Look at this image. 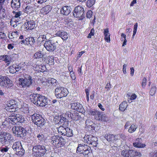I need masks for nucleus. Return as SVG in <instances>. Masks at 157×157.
Instances as JSON below:
<instances>
[{"label": "nucleus", "instance_id": "obj_1", "mask_svg": "<svg viewBox=\"0 0 157 157\" xmlns=\"http://www.w3.org/2000/svg\"><path fill=\"white\" fill-rule=\"evenodd\" d=\"M32 150L33 154L35 157H43L47 151L46 146L42 145H36L34 146Z\"/></svg>", "mask_w": 157, "mask_h": 157}, {"label": "nucleus", "instance_id": "obj_2", "mask_svg": "<svg viewBox=\"0 0 157 157\" xmlns=\"http://www.w3.org/2000/svg\"><path fill=\"white\" fill-rule=\"evenodd\" d=\"M91 151V148L90 147L85 144H78L76 153L80 156L83 155L85 156H87Z\"/></svg>", "mask_w": 157, "mask_h": 157}, {"label": "nucleus", "instance_id": "obj_3", "mask_svg": "<svg viewBox=\"0 0 157 157\" xmlns=\"http://www.w3.org/2000/svg\"><path fill=\"white\" fill-rule=\"evenodd\" d=\"M13 140L12 135L7 132L2 131L0 132V143L6 145L10 144Z\"/></svg>", "mask_w": 157, "mask_h": 157}, {"label": "nucleus", "instance_id": "obj_4", "mask_svg": "<svg viewBox=\"0 0 157 157\" xmlns=\"http://www.w3.org/2000/svg\"><path fill=\"white\" fill-rule=\"evenodd\" d=\"M31 118L33 122L35 124L41 128L43 127L46 123L45 119L39 114H33L31 116Z\"/></svg>", "mask_w": 157, "mask_h": 157}, {"label": "nucleus", "instance_id": "obj_5", "mask_svg": "<svg viewBox=\"0 0 157 157\" xmlns=\"http://www.w3.org/2000/svg\"><path fill=\"white\" fill-rule=\"evenodd\" d=\"M33 83L32 77L28 75L26 77L20 78L17 83V85L21 88H25L29 86Z\"/></svg>", "mask_w": 157, "mask_h": 157}, {"label": "nucleus", "instance_id": "obj_6", "mask_svg": "<svg viewBox=\"0 0 157 157\" xmlns=\"http://www.w3.org/2000/svg\"><path fill=\"white\" fill-rule=\"evenodd\" d=\"M51 143L56 147H62L66 143L65 140L62 136L58 135H54L51 139Z\"/></svg>", "mask_w": 157, "mask_h": 157}, {"label": "nucleus", "instance_id": "obj_7", "mask_svg": "<svg viewBox=\"0 0 157 157\" xmlns=\"http://www.w3.org/2000/svg\"><path fill=\"white\" fill-rule=\"evenodd\" d=\"M12 132L15 136L20 137H25L27 135L26 131L21 126H15L12 129Z\"/></svg>", "mask_w": 157, "mask_h": 157}, {"label": "nucleus", "instance_id": "obj_8", "mask_svg": "<svg viewBox=\"0 0 157 157\" xmlns=\"http://www.w3.org/2000/svg\"><path fill=\"white\" fill-rule=\"evenodd\" d=\"M69 93L67 89L61 86H57L55 90V94L57 98L66 97Z\"/></svg>", "mask_w": 157, "mask_h": 157}, {"label": "nucleus", "instance_id": "obj_9", "mask_svg": "<svg viewBox=\"0 0 157 157\" xmlns=\"http://www.w3.org/2000/svg\"><path fill=\"white\" fill-rule=\"evenodd\" d=\"M57 129L58 133L62 135L70 137L73 136V135L72 130L69 128L60 126Z\"/></svg>", "mask_w": 157, "mask_h": 157}, {"label": "nucleus", "instance_id": "obj_10", "mask_svg": "<svg viewBox=\"0 0 157 157\" xmlns=\"http://www.w3.org/2000/svg\"><path fill=\"white\" fill-rule=\"evenodd\" d=\"M85 142L88 144L91 145L94 147H97L98 144V138L95 136L90 135L85 136L84 138Z\"/></svg>", "mask_w": 157, "mask_h": 157}, {"label": "nucleus", "instance_id": "obj_11", "mask_svg": "<svg viewBox=\"0 0 157 157\" xmlns=\"http://www.w3.org/2000/svg\"><path fill=\"white\" fill-rule=\"evenodd\" d=\"M13 86L12 82L7 77L0 76V86L9 88Z\"/></svg>", "mask_w": 157, "mask_h": 157}, {"label": "nucleus", "instance_id": "obj_12", "mask_svg": "<svg viewBox=\"0 0 157 157\" xmlns=\"http://www.w3.org/2000/svg\"><path fill=\"white\" fill-rule=\"evenodd\" d=\"M84 8L82 6H78L75 7L73 12V15L74 17L79 18L84 16Z\"/></svg>", "mask_w": 157, "mask_h": 157}, {"label": "nucleus", "instance_id": "obj_13", "mask_svg": "<svg viewBox=\"0 0 157 157\" xmlns=\"http://www.w3.org/2000/svg\"><path fill=\"white\" fill-rule=\"evenodd\" d=\"M44 46L46 49L49 52H53L56 48V44L50 40H47L44 44Z\"/></svg>", "mask_w": 157, "mask_h": 157}, {"label": "nucleus", "instance_id": "obj_14", "mask_svg": "<svg viewBox=\"0 0 157 157\" xmlns=\"http://www.w3.org/2000/svg\"><path fill=\"white\" fill-rule=\"evenodd\" d=\"M48 99L46 97L40 95L36 105L38 106H44L48 104Z\"/></svg>", "mask_w": 157, "mask_h": 157}, {"label": "nucleus", "instance_id": "obj_15", "mask_svg": "<svg viewBox=\"0 0 157 157\" xmlns=\"http://www.w3.org/2000/svg\"><path fill=\"white\" fill-rule=\"evenodd\" d=\"M68 117L71 118L74 120L77 121L80 118L78 113L74 111H67L65 113Z\"/></svg>", "mask_w": 157, "mask_h": 157}, {"label": "nucleus", "instance_id": "obj_16", "mask_svg": "<svg viewBox=\"0 0 157 157\" xmlns=\"http://www.w3.org/2000/svg\"><path fill=\"white\" fill-rule=\"evenodd\" d=\"M71 108L72 109L82 113L85 112L82 105L79 103L78 102L73 103H71Z\"/></svg>", "mask_w": 157, "mask_h": 157}, {"label": "nucleus", "instance_id": "obj_17", "mask_svg": "<svg viewBox=\"0 0 157 157\" xmlns=\"http://www.w3.org/2000/svg\"><path fill=\"white\" fill-rule=\"evenodd\" d=\"M12 13L14 14V15L12 19L11 20H13L14 22L16 23L18 22L21 19L20 16L22 15V12L19 11L17 12L13 11Z\"/></svg>", "mask_w": 157, "mask_h": 157}, {"label": "nucleus", "instance_id": "obj_18", "mask_svg": "<svg viewBox=\"0 0 157 157\" xmlns=\"http://www.w3.org/2000/svg\"><path fill=\"white\" fill-rule=\"evenodd\" d=\"M56 35V36L60 37L63 40H66L68 37L67 33L63 30L58 31Z\"/></svg>", "mask_w": 157, "mask_h": 157}, {"label": "nucleus", "instance_id": "obj_19", "mask_svg": "<svg viewBox=\"0 0 157 157\" xmlns=\"http://www.w3.org/2000/svg\"><path fill=\"white\" fill-rule=\"evenodd\" d=\"M10 5L13 9L18 10L21 7L20 0H12Z\"/></svg>", "mask_w": 157, "mask_h": 157}, {"label": "nucleus", "instance_id": "obj_20", "mask_svg": "<svg viewBox=\"0 0 157 157\" xmlns=\"http://www.w3.org/2000/svg\"><path fill=\"white\" fill-rule=\"evenodd\" d=\"M105 138L109 142H114L118 140V137L116 135L109 134H106L104 136Z\"/></svg>", "mask_w": 157, "mask_h": 157}, {"label": "nucleus", "instance_id": "obj_21", "mask_svg": "<svg viewBox=\"0 0 157 157\" xmlns=\"http://www.w3.org/2000/svg\"><path fill=\"white\" fill-rule=\"evenodd\" d=\"M71 8L70 6H65L63 7L60 10L61 13L67 16L71 12Z\"/></svg>", "mask_w": 157, "mask_h": 157}, {"label": "nucleus", "instance_id": "obj_22", "mask_svg": "<svg viewBox=\"0 0 157 157\" xmlns=\"http://www.w3.org/2000/svg\"><path fill=\"white\" fill-rule=\"evenodd\" d=\"M17 102L14 100H10L7 104V106L6 107V110L9 109H13L16 108Z\"/></svg>", "mask_w": 157, "mask_h": 157}, {"label": "nucleus", "instance_id": "obj_23", "mask_svg": "<svg viewBox=\"0 0 157 157\" xmlns=\"http://www.w3.org/2000/svg\"><path fill=\"white\" fill-rule=\"evenodd\" d=\"M40 95V94H31L29 96L30 99L31 101L36 105Z\"/></svg>", "mask_w": 157, "mask_h": 157}, {"label": "nucleus", "instance_id": "obj_24", "mask_svg": "<svg viewBox=\"0 0 157 157\" xmlns=\"http://www.w3.org/2000/svg\"><path fill=\"white\" fill-rule=\"evenodd\" d=\"M26 28L28 29H33L36 26L35 22L33 20H30L26 23L24 25Z\"/></svg>", "mask_w": 157, "mask_h": 157}, {"label": "nucleus", "instance_id": "obj_25", "mask_svg": "<svg viewBox=\"0 0 157 157\" xmlns=\"http://www.w3.org/2000/svg\"><path fill=\"white\" fill-rule=\"evenodd\" d=\"M24 121L25 118L22 115L17 114L14 122H13L14 123L13 125L19 124V123H22Z\"/></svg>", "mask_w": 157, "mask_h": 157}, {"label": "nucleus", "instance_id": "obj_26", "mask_svg": "<svg viewBox=\"0 0 157 157\" xmlns=\"http://www.w3.org/2000/svg\"><path fill=\"white\" fill-rule=\"evenodd\" d=\"M142 140L141 138H138L136 139V142L133 143L134 147L138 148L144 147L146 145L145 144H142Z\"/></svg>", "mask_w": 157, "mask_h": 157}, {"label": "nucleus", "instance_id": "obj_27", "mask_svg": "<svg viewBox=\"0 0 157 157\" xmlns=\"http://www.w3.org/2000/svg\"><path fill=\"white\" fill-rule=\"evenodd\" d=\"M133 150H124L121 152L122 155L124 157H133Z\"/></svg>", "mask_w": 157, "mask_h": 157}, {"label": "nucleus", "instance_id": "obj_28", "mask_svg": "<svg viewBox=\"0 0 157 157\" xmlns=\"http://www.w3.org/2000/svg\"><path fill=\"white\" fill-rule=\"evenodd\" d=\"M52 10L51 7L49 5L46 6L42 8L40 10L41 13L46 14L49 13Z\"/></svg>", "mask_w": 157, "mask_h": 157}, {"label": "nucleus", "instance_id": "obj_29", "mask_svg": "<svg viewBox=\"0 0 157 157\" xmlns=\"http://www.w3.org/2000/svg\"><path fill=\"white\" fill-rule=\"evenodd\" d=\"M22 145L20 142L17 141L13 143V144L12 146V148L13 150L16 151L18 150L20 147H22Z\"/></svg>", "mask_w": 157, "mask_h": 157}, {"label": "nucleus", "instance_id": "obj_30", "mask_svg": "<svg viewBox=\"0 0 157 157\" xmlns=\"http://www.w3.org/2000/svg\"><path fill=\"white\" fill-rule=\"evenodd\" d=\"M104 35H105V39L107 42L110 41V34L109 33V30L108 29H104Z\"/></svg>", "mask_w": 157, "mask_h": 157}, {"label": "nucleus", "instance_id": "obj_31", "mask_svg": "<svg viewBox=\"0 0 157 157\" xmlns=\"http://www.w3.org/2000/svg\"><path fill=\"white\" fill-rule=\"evenodd\" d=\"M16 115L17 114L14 113H10L8 116L9 122L13 125L14 123L13 122H14Z\"/></svg>", "mask_w": 157, "mask_h": 157}, {"label": "nucleus", "instance_id": "obj_32", "mask_svg": "<svg viewBox=\"0 0 157 157\" xmlns=\"http://www.w3.org/2000/svg\"><path fill=\"white\" fill-rule=\"evenodd\" d=\"M101 112L95 109L90 110L89 111V113L90 115L94 116L95 119L97 117L98 115H100Z\"/></svg>", "mask_w": 157, "mask_h": 157}, {"label": "nucleus", "instance_id": "obj_33", "mask_svg": "<svg viewBox=\"0 0 157 157\" xmlns=\"http://www.w3.org/2000/svg\"><path fill=\"white\" fill-rule=\"evenodd\" d=\"M44 54L43 52L40 51L36 52L34 55L33 57L35 59L42 58L44 56Z\"/></svg>", "mask_w": 157, "mask_h": 157}, {"label": "nucleus", "instance_id": "obj_34", "mask_svg": "<svg viewBox=\"0 0 157 157\" xmlns=\"http://www.w3.org/2000/svg\"><path fill=\"white\" fill-rule=\"evenodd\" d=\"M127 102L126 101H124L121 103L119 105V110L121 111H124L125 110L127 106Z\"/></svg>", "mask_w": 157, "mask_h": 157}, {"label": "nucleus", "instance_id": "obj_35", "mask_svg": "<svg viewBox=\"0 0 157 157\" xmlns=\"http://www.w3.org/2000/svg\"><path fill=\"white\" fill-rule=\"evenodd\" d=\"M25 12L27 14H30L34 11L33 7L30 6H27L25 9Z\"/></svg>", "mask_w": 157, "mask_h": 157}, {"label": "nucleus", "instance_id": "obj_36", "mask_svg": "<svg viewBox=\"0 0 157 157\" xmlns=\"http://www.w3.org/2000/svg\"><path fill=\"white\" fill-rule=\"evenodd\" d=\"M26 41H27V45L30 44L31 46L33 45L35 42V39L33 37L26 38Z\"/></svg>", "mask_w": 157, "mask_h": 157}, {"label": "nucleus", "instance_id": "obj_37", "mask_svg": "<svg viewBox=\"0 0 157 157\" xmlns=\"http://www.w3.org/2000/svg\"><path fill=\"white\" fill-rule=\"evenodd\" d=\"M25 152V150L22 147H20V148H19L18 150L15 151V154L17 155L21 156L24 154Z\"/></svg>", "mask_w": 157, "mask_h": 157}, {"label": "nucleus", "instance_id": "obj_38", "mask_svg": "<svg viewBox=\"0 0 157 157\" xmlns=\"http://www.w3.org/2000/svg\"><path fill=\"white\" fill-rule=\"evenodd\" d=\"M55 119L56 120L57 119L58 121L57 122L59 123L58 121H59V122H60L61 123H62L64 121H65L66 120V118L63 117L62 116H60L59 117L58 116H56Z\"/></svg>", "mask_w": 157, "mask_h": 157}, {"label": "nucleus", "instance_id": "obj_39", "mask_svg": "<svg viewBox=\"0 0 157 157\" xmlns=\"http://www.w3.org/2000/svg\"><path fill=\"white\" fill-rule=\"evenodd\" d=\"M156 90V86H152L149 92L150 95L152 96H154L155 95Z\"/></svg>", "mask_w": 157, "mask_h": 157}, {"label": "nucleus", "instance_id": "obj_40", "mask_svg": "<svg viewBox=\"0 0 157 157\" xmlns=\"http://www.w3.org/2000/svg\"><path fill=\"white\" fill-rule=\"evenodd\" d=\"M95 0H88L86 2V6L87 7H90L95 3Z\"/></svg>", "mask_w": 157, "mask_h": 157}, {"label": "nucleus", "instance_id": "obj_41", "mask_svg": "<svg viewBox=\"0 0 157 157\" xmlns=\"http://www.w3.org/2000/svg\"><path fill=\"white\" fill-rule=\"evenodd\" d=\"M137 128L135 125L132 124L128 129V132L130 133H132L136 131Z\"/></svg>", "mask_w": 157, "mask_h": 157}, {"label": "nucleus", "instance_id": "obj_42", "mask_svg": "<svg viewBox=\"0 0 157 157\" xmlns=\"http://www.w3.org/2000/svg\"><path fill=\"white\" fill-rule=\"evenodd\" d=\"M40 38H41L42 39V40L41 41L42 42H43L44 41H46V40H47L46 39V35L44 34L40 35L37 38V41H40Z\"/></svg>", "mask_w": 157, "mask_h": 157}, {"label": "nucleus", "instance_id": "obj_43", "mask_svg": "<svg viewBox=\"0 0 157 157\" xmlns=\"http://www.w3.org/2000/svg\"><path fill=\"white\" fill-rule=\"evenodd\" d=\"M57 80L53 78H50L48 80L49 83H51L52 85H55L56 83Z\"/></svg>", "mask_w": 157, "mask_h": 157}, {"label": "nucleus", "instance_id": "obj_44", "mask_svg": "<svg viewBox=\"0 0 157 157\" xmlns=\"http://www.w3.org/2000/svg\"><path fill=\"white\" fill-rule=\"evenodd\" d=\"M93 122L90 119H88L86 120V127H88V128H90V126L93 124Z\"/></svg>", "mask_w": 157, "mask_h": 157}, {"label": "nucleus", "instance_id": "obj_45", "mask_svg": "<svg viewBox=\"0 0 157 157\" xmlns=\"http://www.w3.org/2000/svg\"><path fill=\"white\" fill-rule=\"evenodd\" d=\"M36 137L38 140L40 141H43L44 140V136L41 133H39L37 134Z\"/></svg>", "mask_w": 157, "mask_h": 157}, {"label": "nucleus", "instance_id": "obj_46", "mask_svg": "<svg viewBox=\"0 0 157 157\" xmlns=\"http://www.w3.org/2000/svg\"><path fill=\"white\" fill-rule=\"evenodd\" d=\"M9 149V148L6 146L5 147H1L0 148V151L3 153L7 152Z\"/></svg>", "mask_w": 157, "mask_h": 157}, {"label": "nucleus", "instance_id": "obj_47", "mask_svg": "<svg viewBox=\"0 0 157 157\" xmlns=\"http://www.w3.org/2000/svg\"><path fill=\"white\" fill-rule=\"evenodd\" d=\"M10 72L12 74H14L16 72L14 65L10 66L9 67Z\"/></svg>", "mask_w": 157, "mask_h": 157}, {"label": "nucleus", "instance_id": "obj_48", "mask_svg": "<svg viewBox=\"0 0 157 157\" xmlns=\"http://www.w3.org/2000/svg\"><path fill=\"white\" fill-rule=\"evenodd\" d=\"M133 152L134 153L133 157H141V154L140 152L133 150Z\"/></svg>", "mask_w": 157, "mask_h": 157}, {"label": "nucleus", "instance_id": "obj_49", "mask_svg": "<svg viewBox=\"0 0 157 157\" xmlns=\"http://www.w3.org/2000/svg\"><path fill=\"white\" fill-rule=\"evenodd\" d=\"M118 137V140L121 139L123 140L125 139L126 136L125 135L123 134H119L116 135Z\"/></svg>", "mask_w": 157, "mask_h": 157}, {"label": "nucleus", "instance_id": "obj_50", "mask_svg": "<svg viewBox=\"0 0 157 157\" xmlns=\"http://www.w3.org/2000/svg\"><path fill=\"white\" fill-rule=\"evenodd\" d=\"M93 12L91 10L88 11L86 13V17L87 18H90L92 16Z\"/></svg>", "mask_w": 157, "mask_h": 157}, {"label": "nucleus", "instance_id": "obj_51", "mask_svg": "<svg viewBox=\"0 0 157 157\" xmlns=\"http://www.w3.org/2000/svg\"><path fill=\"white\" fill-rule=\"evenodd\" d=\"M94 29H92L90 31V33L88 34L87 37L88 38H91L92 36H93L94 34Z\"/></svg>", "mask_w": 157, "mask_h": 157}, {"label": "nucleus", "instance_id": "obj_52", "mask_svg": "<svg viewBox=\"0 0 157 157\" xmlns=\"http://www.w3.org/2000/svg\"><path fill=\"white\" fill-rule=\"evenodd\" d=\"M106 117L105 114H102V116H101V117L99 118V121H105L106 120Z\"/></svg>", "mask_w": 157, "mask_h": 157}, {"label": "nucleus", "instance_id": "obj_53", "mask_svg": "<svg viewBox=\"0 0 157 157\" xmlns=\"http://www.w3.org/2000/svg\"><path fill=\"white\" fill-rule=\"evenodd\" d=\"M147 82V79L145 78H144L143 79V81L142 82V86L143 88L145 87L146 85V83Z\"/></svg>", "mask_w": 157, "mask_h": 157}, {"label": "nucleus", "instance_id": "obj_54", "mask_svg": "<svg viewBox=\"0 0 157 157\" xmlns=\"http://www.w3.org/2000/svg\"><path fill=\"white\" fill-rule=\"evenodd\" d=\"M5 10L4 9L1 8L0 10V15L2 17H5Z\"/></svg>", "mask_w": 157, "mask_h": 157}, {"label": "nucleus", "instance_id": "obj_55", "mask_svg": "<svg viewBox=\"0 0 157 157\" xmlns=\"http://www.w3.org/2000/svg\"><path fill=\"white\" fill-rule=\"evenodd\" d=\"M10 61V56L5 55L4 61L7 62H9Z\"/></svg>", "mask_w": 157, "mask_h": 157}, {"label": "nucleus", "instance_id": "obj_56", "mask_svg": "<svg viewBox=\"0 0 157 157\" xmlns=\"http://www.w3.org/2000/svg\"><path fill=\"white\" fill-rule=\"evenodd\" d=\"M70 75L71 78L73 80H74L75 78V77L74 75V73L73 71H70Z\"/></svg>", "mask_w": 157, "mask_h": 157}, {"label": "nucleus", "instance_id": "obj_57", "mask_svg": "<svg viewBox=\"0 0 157 157\" xmlns=\"http://www.w3.org/2000/svg\"><path fill=\"white\" fill-rule=\"evenodd\" d=\"M14 66L16 72L19 71L21 69V67L19 65H14Z\"/></svg>", "mask_w": 157, "mask_h": 157}, {"label": "nucleus", "instance_id": "obj_58", "mask_svg": "<svg viewBox=\"0 0 157 157\" xmlns=\"http://www.w3.org/2000/svg\"><path fill=\"white\" fill-rule=\"evenodd\" d=\"M13 44H8L7 46V48L9 50H11L13 48L14 46Z\"/></svg>", "mask_w": 157, "mask_h": 157}, {"label": "nucleus", "instance_id": "obj_59", "mask_svg": "<svg viewBox=\"0 0 157 157\" xmlns=\"http://www.w3.org/2000/svg\"><path fill=\"white\" fill-rule=\"evenodd\" d=\"M137 97L136 95L135 94H133L130 97L131 100H133L135 99Z\"/></svg>", "mask_w": 157, "mask_h": 157}, {"label": "nucleus", "instance_id": "obj_60", "mask_svg": "<svg viewBox=\"0 0 157 157\" xmlns=\"http://www.w3.org/2000/svg\"><path fill=\"white\" fill-rule=\"evenodd\" d=\"M6 34L5 33L2 32H0V38L3 39L5 38Z\"/></svg>", "mask_w": 157, "mask_h": 157}, {"label": "nucleus", "instance_id": "obj_61", "mask_svg": "<svg viewBox=\"0 0 157 157\" xmlns=\"http://www.w3.org/2000/svg\"><path fill=\"white\" fill-rule=\"evenodd\" d=\"M95 125H96V124H94V123H93L92 124H91L90 126V128H90V127L91 128V129H90L91 130H94V129H95Z\"/></svg>", "mask_w": 157, "mask_h": 157}, {"label": "nucleus", "instance_id": "obj_62", "mask_svg": "<svg viewBox=\"0 0 157 157\" xmlns=\"http://www.w3.org/2000/svg\"><path fill=\"white\" fill-rule=\"evenodd\" d=\"M127 65L126 64H124L123 66V73L125 74L126 73V67H127Z\"/></svg>", "mask_w": 157, "mask_h": 157}, {"label": "nucleus", "instance_id": "obj_63", "mask_svg": "<svg viewBox=\"0 0 157 157\" xmlns=\"http://www.w3.org/2000/svg\"><path fill=\"white\" fill-rule=\"evenodd\" d=\"M98 107L102 110L104 111L105 109L103 108V106L101 103H98Z\"/></svg>", "mask_w": 157, "mask_h": 157}, {"label": "nucleus", "instance_id": "obj_64", "mask_svg": "<svg viewBox=\"0 0 157 157\" xmlns=\"http://www.w3.org/2000/svg\"><path fill=\"white\" fill-rule=\"evenodd\" d=\"M152 157H157V150L154 152L152 155Z\"/></svg>", "mask_w": 157, "mask_h": 157}]
</instances>
